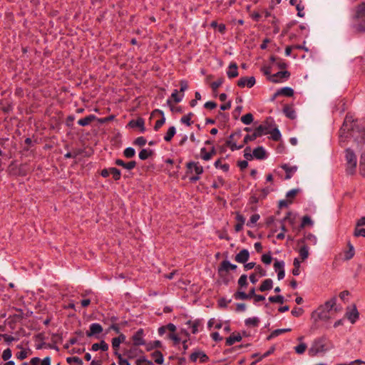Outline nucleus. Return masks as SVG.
Returning a JSON list of instances; mask_svg holds the SVG:
<instances>
[{
	"mask_svg": "<svg viewBox=\"0 0 365 365\" xmlns=\"http://www.w3.org/2000/svg\"><path fill=\"white\" fill-rule=\"evenodd\" d=\"M340 133L341 137L352 138L359 145H362L365 143L364 127L357 121L354 122L352 117L349 115H346L344 119Z\"/></svg>",
	"mask_w": 365,
	"mask_h": 365,
	"instance_id": "f257e3e1",
	"label": "nucleus"
},
{
	"mask_svg": "<svg viewBox=\"0 0 365 365\" xmlns=\"http://www.w3.org/2000/svg\"><path fill=\"white\" fill-rule=\"evenodd\" d=\"M336 304V297H333L329 300L320 305L317 309L312 314V317L314 321H327L329 318V312L331 310L334 309L336 312L339 310Z\"/></svg>",
	"mask_w": 365,
	"mask_h": 365,
	"instance_id": "f03ea898",
	"label": "nucleus"
},
{
	"mask_svg": "<svg viewBox=\"0 0 365 365\" xmlns=\"http://www.w3.org/2000/svg\"><path fill=\"white\" fill-rule=\"evenodd\" d=\"M353 24L356 31L365 32V1L361 2L356 7Z\"/></svg>",
	"mask_w": 365,
	"mask_h": 365,
	"instance_id": "7ed1b4c3",
	"label": "nucleus"
},
{
	"mask_svg": "<svg viewBox=\"0 0 365 365\" xmlns=\"http://www.w3.org/2000/svg\"><path fill=\"white\" fill-rule=\"evenodd\" d=\"M330 341L326 336L318 337L314 340L311 347L308 350L310 356H314L321 353H325L329 349L328 344Z\"/></svg>",
	"mask_w": 365,
	"mask_h": 365,
	"instance_id": "20e7f679",
	"label": "nucleus"
},
{
	"mask_svg": "<svg viewBox=\"0 0 365 365\" xmlns=\"http://www.w3.org/2000/svg\"><path fill=\"white\" fill-rule=\"evenodd\" d=\"M345 158L346 160V173L347 175H353L356 173V156L351 149L347 148L346 150Z\"/></svg>",
	"mask_w": 365,
	"mask_h": 365,
	"instance_id": "39448f33",
	"label": "nucleus"
},
{
	"mask_svg": "<svg viewBox=\"0 0 365 365\" xmlns=\"http://www.w3.org/2000/svg\"><path fill=\"white\" fill-rule=\"evenodd\" d=\"M242 136V131L237 130L232 133L226 141V145L232 151L240 150L244 147V144L237 145V140Z\"/></svg>",
	"mask_w": 365,
	"mask_h": 365,
	"instance_id": "423d86ee",
	"label": "nucleus"
},
{
	"mask_svg": "<svg viewBox=\"0 0 365 365\" xmlns=\"http://www.w3.org/2000/svg\"><path fill=\"white\" fill-rule=\"evenodd\" d=\"M102 326L98 323H92L89 327V330L86 331V336L88 337L95 336L98 338V335L103 331Z\"/></svg>",
	"mask_w": 365,
	"mask_h": 365,
	"instance_id": "0eeeda50",
	"label": "nucleus"
},
{
	"mask_svg": "<svg viewBox=\"0 0 365 365\" xmlns=\"http://www.w3.org/2000/svg\"><path fill=\"white\" fill-rule=\"evenodd\" d=\"M237 265L232 264L228 260H223L221 264L220 267L218 268V274L221 277H224V272H227L229 269L231 270H235L237 269Z\"/></svg>",
	"mask_w": 365,
	"mask_h": 365,
	"instance_id": "6e6552de",
	"label": "nucleus"
},
{
	"mask_svg": "<svg viewBox=\"0 0 365 365\" xmlns=\"http://www.w3.org/2000/svg\"><path fill=\"white\" fill-rule=\"evenodd\" d=\"M290 76L289 72L284 71H278L277 73L270 76L269 77V80L274 83H279L282 81L283 80L287 79Z\"/></svg>",
	"mask_w": 365,
	"mask_h": 365,
	"instance_id": "1a4fd4ad",
	"label": "nucleus"
},
{
	"mask_svg": "<svg viewBox=\"0 0 365 365\" xmlns=\"http://www.w3.org/2000/svg\"><path fill=\"white\" fill-rule=\"evenodd\" d=\"M186 167L189 172H195L196 175H201L204 171L202 166L200 165L199 162H188L186 165Z\"/></svg>",
	"mask_w": 365,
	"mask_h": 365,
	"instance_id": "9d476101",
	"label": "nucleus"
},
{
	"mask_svg": "<svg viewBox=\"0 0 365 365\" xmlns=\"http://www.w3.org/2000/svg\"><path fill=\"white\" fill-rule=\"evenodd\" d=\"M255 84V78L253 76L251 77H242L237 81V86L240 88L247 86V88H252Z\"/></svg>",
	"mask_w": 365,
	"mask_h": 365,
	"instance_id": "9b49d317",
	"label": "nucleus"
},
{
	"mask_svg": "<svg viewBox=\"0 0 365 365\" xmlns=\"http://www.w3.org/2000/svg\"><path fill=\"white\" fill-rule=\"evenodd\" d=\"M128 126L131 128H138L141 133L145 131V120L143 118H138L136 120H131L128 123Z\"/></svg>",
	"mask_w": 365,
	"mask_h": 365,
	"instance_id": "f8f14e48",
	"label": "nucleus"
},
{
	"mask_svg": "<svg viewBox=\"0 0 365 365\" xmlns=\"http://www.w3.org/2000/svg\"><path fill=\"white\" fill-rule=\"evenodd\" d=\"M143 329H139L132 336V340L135 346H140L145 344V340L143 339Z\"/></svg>",
	"mask_w": 365,
	"mask_h": 365,
	"instance_id": "ddd939ff",
	"label": "nucleus"
},
{
	"mask_svg": "<svg viewBox=\"0 0 365 365\" xmlns=\"http://www.w3.org/2000/svg\"><path fill=\"white\" fill-rule=\"evenodd\" d=\"M200 359L201 363H205L208 361V356L203 351H195L190 356V359L192 362H195L197 359Z\"/></svg>",
	"mask_w": 365,
	"mask_h": 365,
	"instance_id": "4468645a",
	"label": "nucleus"
},
{
	"mask_svg": "<svg viewBox=\"0 0 365 365\" xmlns=\"http://www.w3.org/2000/svg\"><path fill=\"white\" fill-rule=\"evenodd\" d=\"M346 317L351 324H354L358 320L359 313L355 305L353 306V308L351 310L346 312Z\"/></svg>",
	"mask_w": 365,
	"mask_h": 365,
	"instance_id": "2eb2a0df",
	"label": "nucleus"
},
{
	"mask_svg": "<svg viewBox=\"0 0 365 365\" xmlns=\"http://www.w3.org/2000/svg\"><path fill=\"white\" fill-rule=\"evenodd\" d=\"M281 168L285 171V180L290 179L297 170L296 165H289L288 164H283Z\"/></svg>",
	"mask_w": 365,
	"mask_h": 365,
	"instance_id": "dca6fc26",
	"label": "nucleus"
},
{
	"mask_svg": "<svg viewBox=\"0 0 365 365\" xmlns=\"http://www.w3.org/2000/svg\"><path fill=\"white\" fill-rule=\"evenodd\" d=\"M250 257V252L247 250L243 249L235 256V261L239 263H245Z\"/></svg>",
	"mask_w": 365,
	"mask_h": 365,
	"instance_id": "f3484780",
	"label": "nucleus"
},
{
	"mask_svg": "<svg viewBox=\"0 0 365 365\" xmlns=\"http://www.w3.org/2000/svg\"><path fill=\"white\" fill-rule=\"evenodd\" d=\"M115 164L118 166L123 167L128 170H131L136 166V162L134 160L125 163L121 159H116Z\"/></svg>",
	"mask_w": 365,
	"mask_h": 365,
	"instance_id": "a211bd4d",
	"label": "nucleus"
},
{
	"mask_svg": "<svg viewBox=\"0 0 365 365\" xmlns=\"http://www.w3.org/2000/svg\"><path fill=\"white\" fill-rule=\"evenodd\" d=\"M227 75L229 78H233L238 76V67L236 63L231 62L227 71Z\"/></svg>",
	"mask_w": 365,
	"mask_h": 365,
	"instance_id": "6ab92c4d",
	"label": "nucleus"
},
{
	"mask_svg": "<svg viewBox=\"0 0 365 365\" xmlns=\"http://www.w3.org/2000/svg\"><path fill=\"white\" fill-rule=\"evenodd\" d=\"M252 155L258 160H263L267 158L266 151L262 146H259L253 150Z\"/></svg>",
	"mask_w": 365,
	"mask_h": 365,
	"instance_id": "aec40b11",
	"label": "nucleus"
},
{
	"mask_svg": "<svg viewBox=\"0 0 365 365\" xmlns=\"http://www.w3.org/2000/svg\"><path fill=\"white\" fill-rule=\"evenodd\" d=\"M108 349V345L104 340H101L99 343L93 344L91 349V350L93 351H97L98 350L106 351Z\"/></svg>",
	"mask_w": 365,
	"mask_h": 365,
	"instance_id": "412c9836",
	"label": "nucleus"
},
{
	"mask_svg": "<svg viewBox=\"0 0 365 365\" xmlns=\"http://www.w3.org/2000/svg\"><path fill=\"white\" fill-rule=\"evenodd\" d=\"M187 324L191 328V332L192 334H197L199 331V327L202 326L201 321L199 319L194 321L189 320Z\"/></svg>",
	"mask_w": 365,
	"mask_h": 365,
	"instance_id": "4be33fe9",
	"label": "nucleus"
},
{
	"mask_svg": "<svg viewBox=\"0 0 365 365\" xmlns=\"http://www.w3.org/2000/svg\"><path fill=\"white\" fill-rule=\"evenodd\" d=\"M242 340V336L240 334H235V333H232L229 337L226 339V345L227 346H232L235 342L240 341Z\"/></svg>",
	"mask_w": 365,
	"mask_h": 365,
	"instance_id": "5701e85b",
	"label": "nucleus"
},
{
	"mask_svg": "<svg viewBox=\"0 0 365 365\" xmlns=\"http://www.w3.org/2000/svg\"><path fill=\"white\" fill-rule=\"evenodd\" d=\"M96 117L94 115H88L85 118H81L78 120V124L81 126L88 125L91 122L96 120Z\"/></svg>",
	"mask_w": 365,
	"mask_h": 365,
	"instance_id": "b1692460",
	"label": "nucleus"
},
{
	"mask_svg": "<svg viewBox=\"0 0 365 365\" xmlns=\"http://www.w3.org/2000/svg\"><path fill=\"white\" fill-rule=\"evenodd\" d=\"M273 282L271 279H264L259 287L260 292H265L272 289Z\"/></svg>",
	"mask_w": 365,
	"mask_h": 365,
	"instance_id": "393cba45",
	"label": "nucleus"
},
{
	"mask_svg": "<svg viewBox=\"0 0 365 365\" xmlns=\"http://www.w3.org/2000/svg\"><path fill=\"white\" fill-rule=\"evenodd\" d=\"M279 95L287 96V97H291L294 95V90L289 87H284V88L278 90L275 93V96H279Z\"/></svg>",
	"mask_w": 365,
	"mask_h": 365,
	"instance_id": "a878e982",
	"label": "nucleus"
},
{
	"mask_svg": "<svg viewBox=\"0 0 365 365\" xmlns=\"http://www.w3.org/2000/svg\"><path fill=\"white\" fill-rule=\"evenodd\" d=\"M151 358L158 364H162L164 361L163 355L160 351H153Z\"/></svg>",
	"mask_w": 365,
	"mask_h": 365,
	"instance_id": "bb28decb",
	"label": "nucleus"
},
{
	"mask_svg": "<svg viewBox=\"0 0 365 365\" xmlns=\"http://www.w3.org/2000/svg\"><path fill=\"white\" fill-rule=\"evenodd\" d=\"M283 113L287 118L290 119H294L296 118L294 110L291 106L287 105L283 108Z\"/></svg>",
	"mask_w": 365,
	"mask_h": 365,
	"instance_id": "cd10ccee",
	"label": "nucleus"
},
{
	"mask_svg": "<svg viewBox=\"0 0 365 365\" xmlns=\"http://www.w3.org/2000/svg\"><path fill=\"white\" fill-rule=\"evenodd\" d=\"M291 329H277L271 332V334L267 336V340H270L274 337L278 336L279 335L284 334L287 331H290Z\"/></svg>",
	"mask_w": 365,
	"mask_h": 365,
	"instance_id": "c85d7f7f",
	"label": "nucleus"
},
{
	"mask_svg": "<svg viewBox=\"0 0 365 365\" xmlns=\"http://www.w3.org/2000/svg\"><path fill=\"white\" fill-rule=\"evenodd\" d=\"M153 150L150 149H142L139 154V158L142 160H147L149 157H150L153 155Z\"/></svg>",
	"mask_w": 365,
	"mask_h": 365,
	"instance_id": "c756f323",
	"label": "nucleus"
},
{
	"mask_svg": "<svg viewBox=\"0 0 365 365\" xmlns=\"http://www.w3.org/2000/svg\"><path fill=\"white\" fill-rule=\"evenodd\" d=\"M176 134V129H175V126H170L165 135L164 136V140L166 141V142H170L173 138L174 137V135Z\"/></svg>",
	"mask_w": 365,
	"mask_h": 365,
	"instance_id": "7c9ffc66",
	"label": "nucleus"
},
{
	"mask_svg": "<svg viewBox=\"0 0 365 365\" xmlns=\"http://www.w3.org/2000/svg\"><path fill=\"white\" fill-rule=\"evenodd\" d=\"M259 319L256 317L247 318L245 321V324L247 327H256L259 325Z\"/></svg>",
	"mask_w": 365,
	"mask_h": 365,
	"instance_id": "2f4dec72",
	"label": "nucleus"
},
{
	"mask_svg": "<svg viewBox=\"0 0 365 365\" xmlns=\"http://www.w3.org/2000/svg\"><path fill=\"white\" fill-rule=\"evenodd\" d=\"M348 247H349L348 250H346L344 252V259H346V260L351 259L354 256V253H355L354 247L350 242L348 243Z\"/></svg>",
	"mask_w": 365,
	"mask_h": 365,
	"instance_id": "473e14b6",
	"label": "nucleus"
},
{
	"mask_svg": "<svg viewBox=\"0 0 365 365\" xmlns=\"http://www.w3.org/2000/svg\"><path fill=\"white\" fill-rule=\"evenodd\" d=\"M269 128L264 125H259L255 130V132L259 134V137L269 133Z\"/></svg>",
	"mask_w": 365,
	"mask_h": 365,
	"instance_id": "72a5a7b5",
	"label": "nucleus"
},
{
	"mask_svg": "<svg viewBox=\"0 0 365 365\" xmlns=\"http://www.w3.org/2000/svg\"><path fill=\"white\" fill-rule=\"evenodd\" d=\"M299 256L302 260H305L309 257V248L307 245L300 247L299 250Z\"/></svg>",
	"mask_w": 365,
	"mask_h": 365,
	"instance_id": "f704fd0d",
	"label": "nucleus"
},
{
	"mask_svg": "<svg viewBox=\"0 0 365 365\" xmlns=\"http://www.w3.org/2000/svg\"><path fill=\"white\" fill-rule=\"evenodd\" d=\"M269 133L271 135V138L274 141H278L281 138V133L277 128L269 130Z\"/></svg>",
	"mask_w": 365,
	"mask_h": 365,
	"instance_id": "c9c22d12",
	"label": "nucleus"
},
{
	"mask_svg": "<svg viewBox=\"0 0 365 365\" xmlns=\"http://www.w3.org/2000/svg\"><path fill=\"white\" fill-rule=\"evenodd\" d=\"M254 120L253 115L252 113H247L242 116L241 121L246 125H250Z\"/></svg>",
	"mask_w": 365,
	"mask_h": 365,
	"instance_id": "e433bc0d",
	"label": "nucleus"
},
{
	"mask_svg": "<svg viewBox=\"0 0 365 365\" xmlns=\"http://www.w3.org/2000/svg\"><path fill=\"white\" fill-rule=\"evenodd\" d=\"M300 264L301 262L297 259L295 258L293 262L294 269H292V274L294 276H298L300 274Z\"/></svg>",
	"mask_w": 365,
	"mask_h": 365,
	"instance_id": "4c0bfd02",
	"label": "nucleus"
},
{
	"mask_svg": "<svg viewBox=\"0 0 365 365\" xmlns=\"http://www.w3.org/2000/svg\"><path fill=\"white\" fill-rule=\"evenodd\" d=\"M192 116L193 113H189L181 118L180 122L187 126H190L191 125V118Z\"/></svg>",
	"mask_w": 365,
	"mask_h": 365,
	"instance_id": "58836bf2",
	"label": "nucleus"
},
{
	"mask_svg": "<svg viewBox=\"0 0 365 365\" xmlns=\"http://www.w3.org/2000/svg\"><path fill=\"white\" fill-rule=\"evenodd\" d=\"M260 216L259 214H254L252 215L249 221L247 222V226L250 227H252L254 225L256 224V222L259 220Z\"/></svg>",
	"mask_w": 365,
	"mask_h": 365,
	"instance_id": "ea45409f",
	"label": "nucleus"
},
{
	"mask_svg": "<svg viewBox=\"0 0 365 365\" xmlns=\"http://www.w3.org/2000/svg\"><path fill=\"white\" fill-rule=\"evenodd\" d=\"M110 173L112 174L115 180H119L121 177L120 170L116 168H110Z\"/></svg>",
	"mask_w": 365,
	"mask_h": 365,
	"instance_id": "a19ab883",
	"label": "nucleus"
},
{
	"mask_svg": "<svg viewBox=\"0 0 365 365\" xmlns=\"http://www.w3.org/2000/svg\"><path fill=\"white\" fill-rule=\"evenodd\" d=\"M214 165L216 168H220L224 172H228L230 169V165L227 163L221 164L220 159L215 162Z\"/></svg>",
	"mask_w": 365,
	"mask_h": 365,
	"instance_id": "79ce46f5",
	"label": "nucleus"
},
{
	"mask_svg": "<svg viewBox=\"0 0 365 365\" xmlns=\"http://www.w3.org/2000/svg\"><path fill=\"white\" fill-rule=\"evenodd\" d=\"M112 347L114 350V354L115 355H118L120 353L118 352V349H119V347H120V344H121L119 341V339H118L116 337H114L112 339Z\"/></svg>",
	"mask_w": 365,
	"mask_h": 365,
	"instance_id": "37998d69",
	"label": "nucleus"
},
{
	"mask_svg": "<svg viewBox=\"0 0 365 365\" xmlns=\"http://www.w3.org/2000/svg\"><path fill=\"white\" fill-rule=\"evenodd\" d=\"M269 301L272 303L283 304L284 298L282 295L271 296L269 297Z\"/></svg>",
	"mask_w": 365,
	"mask_h": 365,
	"instance_id": "c03bdc74",
	"label": "nucleus"
},
{
	"mask_svg": "<svg viewBox=\"0 0 365 365\" xmlns=\"http://www.w3.org/2000/svg\"><path fill=\"white\" fill-rule=\"evenodd\" d=\"M135 155V150L133 148L128 147L123 150V155L127 158H131Z\"/></svg>",
	"mask_w": 365,
	"mask_h": 365,
	"instance_id": "a18cd8bd",
	"label": "nucleus"
},
{
	"mask_svg": "<svg viewBox=\"0 0 365 365\" xmlns=\"http://www.w3.org/2000/svg\"><path fill=\"white\" fill-rule=\"evenodd\" d=\"M184 97V94L179 95L178 90H174L171 94V98L173 99L174 102L178 103H180Z\"/></svg>",
	"mask_w": 365,
	"mask_h": 365,
	"instance_id": "49530a36",
	"label": "nucleus"
},
{
	"mask_svg": "<svg viewBox=\"0 0 365 365\" xmlns=\"http://www.w3.org/2000/svg\"><path fill=\"white\" fill-rule=\"evenodd\" d=\"M307 225H313V221L312 220L310 217H309L308 215H305L302 217L300 227L301 228H303Z\"/></svg>",
	"mask_w": 365,
	"mask_h": 365,
	"instance_id": "de8ad7c7",
	"label": "nucleus"
},
{
	"mask_svg": "<svg viewBox=\"0 0 365 365\" xmlns=\"http://www.w3.org/2000/svg\"><path fill=\"white\" fill-rule=\"evenodd\" d=\"M158 111L162 114L163 118L155 122V124L154 126L155 130H158L165 122V118L164 117L163 112L162 110H158Z\"/></svg>",
	"mask_w": 365,
	"mask_h": 365,
	"instance_id": "09e8293b",
	"label": "nucleus"
},
{
	"mask_svg": "<svg viewBox=\"0 0 365 365\" xmlns=\"http://www.w3.org/2000/svg\"><path fill=\"white\" fill-rule=\"evenodd\" d=\"M295 220V216L291 212H288L286 216L282 219L284 222H288L290 225H294Z\"/></svg>",
	"mask_w": 365,
	"mask_h": 365,
	"instance_id": "8fccbe9b",
	"label": "nucleus"
},
{
	"mask_svg": "<svg viewBox=\"0 0 365 365\" xmlns=\"http://www.w3.org/2000/svg\"><path fill=\"white\" fill-rule=\"evenodd\" d=\"M225 184V180L222 177H217V180L214 181L212 187L215 189H218L222 187Z\"/></svg>",
	"mask_w": 365,
	"mask_h": 365,
	"instance_id": "3c124183",
	"label": "nucleus"
},
{
	"mask_svg": "<svg viewBox=\"0 0 365 365\" xmlns=\"http://www.w3.org/2000/svg\"><path fill=\"white\" fill-rule=\"evenodd\" d=\"M274 269L275 272H278L279 270H284V262L275 260L274 263Z\"/></svg>",
	"mask_w": 365,
	"mask_h": 365,
	"instance_id": "603ef678",
	"label": "nucleus"
},
{
	"mask_svg": "<svg viewBox=\"0 0 365 365\" xmlns=\"http://www.w3.org/2000/svg\"><path fill=\"white\" fill-rule=\"evenodd\" d=\"M200 158L205 161H208L211 159L210 154H209L205 148L200 149Z\"/></svg>",
	"mask_w": 365,
	"mask_h": 365,
	"instance_id": "864d4df0",
	"label": "nucleus"
},
{
	"mask_svg": "<svg viewBox=\"0 0 365 365\" xmlns=\"http://www.w3.org/2000/svg\"><path fill=\"white\" fill-rule=\"evenodd\" d=\"M261 259H262V262L265 264H271L272 257L270 252L262 255Z\"/></svg>",
	"mask_w": 365,
	"mask_h": 365,
	"instance_id": "5fc2aeb1",
	"label": "nucleus"
},
{
	"mask_svg": "<svg viewBox=\"0 0 365 365\" xmlns=\"http://www.w3.org/2000/svg\"><path fill=\"white\" fill-rule=\"evenodd\" d=\"M307 349V345L304 343H301L294 347V350L297 354H302L304 353Z\"/></svg>",
	"mask_w": 365,
	"mask_h": 365,
	"instance_id": "6e6d98bb",
	"label": "nucleus"
},
{
	"mask_svg": "<svg viewBox=\"0 0 365 365\" xmlns=\"http://www.w3.org/2000/svg\"><path fill=\"white\" fill-rule=\"evenodd\" d=\"M258 137L259 134L256 133L255 131L252 135L247 134L244 138V143H247L249 141L255 140Z\"/></svg>",
	"mask_w": 365,
	"mask_h": 365,
	"instance_id": "4d7b16f0",
	"label": "nucleus"
},
{
	"mask_svg": "<svg viewBox=\"0 0 365 365\" xmlns=\"http://www.w3.org/2000/svg\"><path fill=\"white\" fill-rule=\"evenodd\" d=\"M234 297L236 299L245 300L248 299V295L245 292L237 291Z\"/></svg>",
	"mask_w": 365,
	"mask_h": 365,
	"instance_id": "13d9d810",
	"label": "nucleus"
},
{
	"mask_svg": "<svg viewBox=\"0 0 365 365\" xmlns=\"http://www.w3.org/2000/svg\"><path fill=\"white\" fill-rule=\"evenodd\" d=\"M305 239L311 244L315 245L317 243V237L312 234L309 233L305 236Z\"/></svg>",
	"mask_w": 365,
	"mask_h": 365,
	"instance_id": "bf43d9fd",
	"label": "nucleus"
},
{
	"mask_svg": "<svg viewBox=\"0 0 365 365\" xmlns=\"http://www.w3.org/2000/svg\"><path fill=\"white\" fill-rule=\"evenodd\" d=\"M354 235L355 237H365V228H359V227H356L354 230Z\"/></svg>",
	"mask_w": 365,
	"mask_h": 365,
	"instance_id": "052dcab7",
	"label": "nucleus"
},
{
	"mask_svg": "<svg viewBox=\"0 0 365 365\" xmlns=\"http://www.w3.org/2000/svg\"><path fill=\"white\" fill-rule=\"evenodd\" d=\"M147 143L146 139L143 137H138L133 142V144L138 146H144Z\"/></svg>",
	"mask_w": 365,
	"mask_h": 365,
	"instance_id": "680f3d73",
	"label": "nucleus"
},
{
	"mask_svg": "<svg viewBox=\"0 0 365 365\" xmlns=\"http://www.w3.org/2000/svg\"><path fill=\"white\" fill-rule=\"evenodd\" d=\"M247 276L246 274H242L238 279L239 286L247 287Z\"/></svg>",
	"mask_w": 365,
	"mask_h": 365,
	"instance_id": "e2e57ef3",
	"label": "nucleus"
},
{
	"mask_svg": "<svg viewBox=\"0 0 365 365\" xmlns=\"http://www.w3.org/2000/svg\"><path fill=\"white\" fill-rule=\"evenodd\" d=\"M11 350L9 348H7L3 351L1 357L4 361H7L11 357Z\"/></svg>",
	"mask_w": 365,
	"mask_h": 365,
	"instance_id": "0e129e2a",
	"label": "nucleus"
},
{
	"mask_svg": "<svg viewBox=\"0 0 365 365\" xmlns=\"http://www.w3.org/2000/svg\"><path fill=\"white\" fill-rule=\"evenodd\" d=\"M291 313L294 317H298L302 315L304 313V309L302 307H294L292 310Z\"/></svg>",
	"mask_w": 365,
	"mask_h": 365,
	"instance_id": "69168bd1",
	"label": "nucleus"
},
{
	"mask_svg": "<svg viewBox=\"0 0 365 365\" xmlns=\"http://www.w3.org/2000/svg\"><path fill=\"white\" fill-rule=\"evenodd\" d=\"M118 357V365H130L126 359H124L121 354L115 355Z\"/></svg>",
	"mask_w": 365,
	"mask_h": 365,
	"instance_id": "338daca9",
	"label": "nucleus"
},
{
	"mask_svg": "<svg viewBox=\"0 0 365 365\" xmlns=\"http://www.w3.org/2000/svg\"><path fill=\"white\" fill-rule=\"evenodd\" d=\"M222 83H223V79H222V78H220L215 81H213L211 83V88H212V91H216L220 86H221Z\"/></svg>",
	"mask_w": 365,
	"mask_h": 365,
	"instance_id": "774afa93",
	"label": "nucleus"
}]
</instances>
